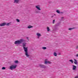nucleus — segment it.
Here are the masks:
<instances>
[{
    "label": "nucleus",
    "mask_w": 78,
    "mask_h": 78,
    "mask_svg": "<svg viewBox=\"0 0 78 78\" xmlns=\"http://www.w3.org/2000/svg\"><path fill=\"white\" fill-rule=\"evenodd\" d=\"M26 45H27V43H23V47L24 48V49L25 50V48H27L28 49V47L25 48V47H26Z\"/></svg>",
    "instance_id": "423d86ee"
},
{
    "label": "nucleus",
    "mask_w": 78,
    "mask_h": 78,
    "mask_svg": "<svg viewBox=\"0 0 78 78\" xmlns=\"http://www.w3.org/2000/svg\"><path fill=\"white\" fill-rule=\"evenodd\" d=\"M76 66L74 65L73 66L72 69L73 70H76Z\"/></svg>",
    "instance_id": "9b49d317"
},
{
    "label": "nucleus",
    "mask_w": 78,
    "mask_h": 78,
    "mask_svg": "<svg viewBox=\"0 0 78 78\" xmlns=\"http://www.w3.org/2000/svg\"><path fill=\"white\" fill-rule=\"evenodd\" d=\"M16 21H17V22H20V20L18 19H16Z\"/></svg>",
    "instance_id": "412c9836"
},
{
    "label": "nucleus",
    "mask_w": 78,
    "mask_h": 78,
    "mask_svg": "<svg viewBox=\"0 0 78 78\" xmlns=\"http://www.w3.org/2000/svg\"><path fill=\"white\" fill-rule=\"evenodd\" d=\"M55 20H53V23H55Z\"/></svg>",
    "instance_id": "a878e982"
},
{
    "label": "nucleus",
    "mask_w": 78,
    "mask_h": 78,
    "mask_svg": "<svg viewBox=\"0 0 78 78\" xmlns=\"http://www.w3.org/2000/svg\"><path fill=\"white\" fill-rule=\"evenodd\" d=\"M25 42V41L23 40V39H22L19 40L15 41L14 44H18V45H19L20 44H22V42Z\"/></svg>",
    "instance_id": "f257e3e1"
},
{
    "label": "nucleus",
    "mask_w": 78,
    "mask_h": 78,
    "mask_svg": "<svg viewBox=\"0 0 78 78\" xmlns=\"http://www.w3.org/2000/svg\"><path fill=\"white\" fill-rule=\"evenodd\" d=\"M56 12L57 13H58V14H60V11H59V10H57L56 11Z\"/></svg>",
    "instance_id": "6ab92c4d"
},
{
    "label": "nucleus",
    "mask_w": 78,
    "mask_h": 78,
    "mask_svg": "<svg viewBox=\"0 0 78 78\" xmlns=\"http://www.w3.org/2000/svg\"><path fill=\"white\" fill-rule=\"evenodd\" d=\"M20 0H14V3H18L19 2Z\"/></svg>",
    "instance_id": "f8f14e48"
},
{
    "label": "nucleus",
    "mask_w": 78,
    "mask_h": 78,
    "mask_svg": "<svg viewBox=\"0 0 78 78\" xmlns=\"http://www.w3.org/2000/svg\"><path fill=\"white\" fill-rule=\"evenodd\" d=\"M73 29H74V28H69V30H73Z\"/></svg>",
    "instance_id": "5701e85b"
},
{
    "label": "nucleus",
    "mask_w": 78,
    "mask_h": 78,
    "mask_svg": "<svg viewBox=\"0 0 78 78\" xmlns=\"http://www.w3.org/2000/svg\"><path fill=\"white\" fill-rule=\"evenodd\" d=\"M5 67H3L2 68V70H5Z\"/></svg>",
    "instance_id": "b1692460"
},
{
    "label": "nucleus",
    "mask_w": 78,
    "mask_h": 78,
    "mask_svg": "<svg viewBox=\"0 0 78 78\" xmlns=\"http://www.w3.org/2000/svg\"><path fill=\"white\" fill-rule=\"evenodd\" d=\"M27 40H29V39H28V37H27Z\"/></svg>",
    "instance_id": "c85d7f7f"
},
{
    "label": "nucleus",
    "mask_w": 78,
    "mask_h": 78,
    "mask_svg": "<svg viewBox=\"0 0 78 78\" xmlns=\"http://www.w3.org/2000/svg\"><path fill=\"white\" fill-rule=\"evenodd\" d=\"M35 8L38 9V10H41V6L39 5H38L35 6Z\"/></svg>",
    "instance_id": "0eeeda50"
},
{
    "label": "nucleus",
    "mask_w": 78,
    "mask_h": 78,
    "mask_svg": "<svg viewBox=\"0 0 78 78\" xmlns=\"http://www.w3.org/2000/svg\"><path fill=\"white\" fill-rule=\"evenodd\" d=\"M14 62L16 64H17L19 62L18 61L16 60L14 61Z\"/></svg>",
    "instance_id": "2eb2a0df"
},
{
    "label": "nucleus",
    "mask_w": 78,
    "mask_h": 78,
    "mask_svg": "<svg viewBox=\"0 0 78 78\" xmlns=\"http://www.w3.org/2000/svg\"><path fill=\"white\" fill-rule=\"evenodd\" d=\"M74 64H76V65H78V61H77V60H76V59H74Z\"/></svg>",
    "instance_id": "9d476101"
},
{
    "label": "nucleus",
    "mask_w": 78,
    "mask_h": 78,
    "mask_svg": "<svg viewBox=\"0 0 78 78\" xmlns=\"http://www.w3.org/2000/svg\"><path fill=\"white\" fill-rule=\"evenodd\" d=\"M10 23H7V24H6V25H7V26H9V25H10Z\"/></svg>",
    "instance_id": "aec40b11"
},
{
    "label": "nucleus",
    "mask_w": 78,
    "mask_h": 78,
    "mask_svg": "<svg viewBox=\"0 0 78 78\" xmlns=\"http://www.w3.org/2000/svg\"><path fill=\"white\" fill-rule=\"evenodd\" d=\"M42 48L43 50H46V49H47V48H46V47H43Z\"/></svg>",
    "instance_id": "dca6fc26"
},
{
    "label": "nucleus",
    "mask_w": 78,
    "mask_h": 78,
    "mask_svg": "<svg viewBox=\"0 0 78 78\" xmlns=\"http://www.w3.org/2000/svg\"><path fill=\"white\" fill-rule=\"evenodd\" d=\"M17 67V65H12L10 66V70H14L16 69Z\"/></svg>",
    "instance_id": "f03ea898"
},
{
    "label": "nucleus",
    "mask_w": 78,
    "mask_h": 78,
    "mask_svg": "<svg viewBox=\"0 0 78 78\" xmlns=\"http://www.w3.org/2000/svg\"><path fill=\"white\" fill-rule=\"evenodd\" d=\"M36 13H40V11H37L36 12Z\"/></svg>",
    "instance_id": "4be33fe9"
},
{
    "label": "nucleus",
    "mask_w": 78,
    "mask_h": 78,
    "mask_svg": "<svg viewBox=\"0 0 78 78\" xmlns=\"http://www.w3.org/2000/svg\"><path fill=\"white\" fill-rule=\"evenodd\" d=\"M36 35L37 36V39H39V38H40V37H41V36H42L41 34L38 33H37Z\"/></svg>",
    "instance_id": "20e7f679"
},
{
    "label": "nucleus",
    "mask_w": 78,
    "mask_h": 78,
    "mask_svg": "<svg viewBox=\"0 0 78 78\" xmlns=\"http://www.w3.org/2000/svg\"><path fill=\"white\" fill-rule=\"evenodd\" d=\"M47 30L48 31V32L50 31V28L48 27H47Z\"/></svg>",
    "instance_id": "ddd939ff"
},
{
    "label": "nucleus",
    "mask_w": 78,
    "mask_h": 78,
    "mask_svg": "<svg viewBox=\"0 0 78 78\" xmlns=\"http://www.w3.org/2000/svg\"><path fill=\"white\" fill-rule=\"evenodd\" d=\"M54 55L55 56H57V54H56V52H54Z\"/></svg>",
    "instance_id": "f3484780"
},
{
    "label": "nucleus",
    "mask_w": 78,
    "mask_h": 78,
    "mask_svg": "<svg viewBox=\"0 0 78 78\" xmlns=\"http://www.w3.org/2000/svg\"><path fill=\"white\" fill-rule=\"evenodd\" d=\"M63 19H64V17H62L61 18V20H63Z\"/></svg>",
    "instance_id": "393cba45"
},
{
    "label": "nucleus",
    "mask_w": 78,
    "mask_h": 78,
    "mask_svg": "<svg viewBox=\"0 0 78 78\" xmlns=\"http://www.w3.org/2000/svg\"><path fill=\"white\" fill-rule=\"evenodd\" d=\"M6 25V23H3L0 24V27H3L4 26H5Z\"/></svg>",
    "instance_id": "6e6552de"
},
{
    "label": "nucleus",
    "mask_w": 78,
    "mask_h": 78,
    "mask_svg": "<svg viewBox=\"0 0 78 78\" xmlns=\"http://www.w3.org/2000/svg\"><path fill=\"white\" fill-rule=\"evenodd\" d=\"M39 66L41 68H43V69H45V68H47V67L43 65H41V64H39Z\"/></svg>",
    "instance_id": "39448f33"
},
{
    "label": "nucleus",
    "mask_w": 78,
    "mask_h": 78,
    "mask_svg": "<svg viewBox=\"0 0 78 78\" xmlns=\"http://www.w3.org/2000/svg\"><path fill=\"white\" fill-rule=\"evenodd\" d=\"M61 13H62V12H61Z\"/></svg>",
    "instance_id": "c756f323"
},
{
    "label": "nucleus",
    "mask_w": 78,
    "mask_h": 78,
    "mask_svg": "<svg viewBox=\"0 0 78 78\" xmlns=\"http://www.w3.org/2000/svg\"><path fill=\"white\" fill-rule=\"evenodd\" d=\"M69 62H70L72 63H73V61L72 60H69Z\"/></svg>",
    "instance_id": "a211bd4d"
},
{
    "label": "nucleus",
    "mask_w": 78,
    "mask_h": 78,
    "mask_svg": "<svg viewBox=\"0 0 78 78\" xmlns=\"http://www.w3.org/2000/svg\"><path fill=\"white\" fill-rule=\"evenodd\" d=\"M24 51H25V55L27 57H29L30 55H28V49L27 48H25Z\"/></svg>",
    "instance_id": "7ed1b4c3"
},
{
    "label": "nucleus",
    "mask_w": 78,
    "mask_h": 78,
    "mask_svg": "<svg viewBox=\"0 0 78 78\" xmlns=\"http://www.w3.org/2000/svg\"><path fill=\"white\" fill-rule=\"evenodd\" d=\"M76 57H78V54L76 55Z\"/></svg>",
    "instance_id": "bb28decb"
},
{
    "label": "nucleus",
    "mask_w": 78,
    "mask_h": 78,
    "mask_svg": "<svg viewBox=\"0 0 78 78\" xmlns=\"http://www.w3.org/2000/svg\"><path fill=\"white\" fill-rule=\"evenodd\" d=\"M33 28V26L31 25H29L28 26V28Z\"/></svg>",
    "instance_id": "4468645a"
},
{
    "label": "nucleus",
    "mask_w": 78,
    "mask_h": 78,
    "mask_svg": "<svg viewBox=\"0 0 78 78\" xmlns=\"http://www.w3.org/2000/svg\"><path fill=\"white\" fill-rule=\"evenodd\" d=\"M76 48L77 49H78V46H76Z\"/></svg>",
    "instance_id": "cd10ccee"
},
{
    "label": "nucleus",
    "mask_w": 78,
    "mask_h": 78,
    "mask_svg": "<svg viewBox=\"0 0 78 78\" xmlns=\"http://www.w3.org/2000/svg\"><path fill=\"white\" fill-rule=\"evenodd\" d=\"M51 62H49L48 61L45 60L44 62V64H51Z\"/></svg>",
    "instance_id": "1a4fd4ad"
}]
</instances>
